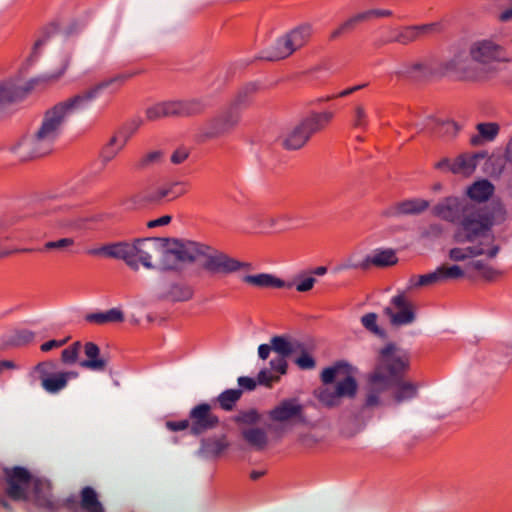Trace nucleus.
Returning <instances> with one entry per match:
<instances>
[{
    "mask_svg": "<svg viewBox=\"0 0 512 512\" xmlns=\"http://www.w3.org/2000/svg\"><path fill=\"white\" fill-rule=\"evenodd\" d=\"M503 61H507L503 46L491 38H482L472 41L467 50L454 47L452 55L440 63L439 71L464 80H480L493 64Z\"/></svg>",
    "mask_w": 512,
    "mask_h": 512,
    "instance_id": "f257e3e1",
    "label": "nucleus"
},
{
    "mask_svg": "<svg viewBox=\"0 0 512 512\" xmlns=\"http://www.w3.org/2000/svg\"><path fill=\"white\" fill-rule=\"evenodd\" d=\"M272 352L275 355L269 362L270 369H261L257 374V382L260 385L271 387L274 382H278L280 376L287 373V357L294 353H299L295 363L300 369H313L316 366L315 359L305 346L286 336H274L271 338L270 344H261L258 347V355L262 360L268 359Z\"/></svg>",
    "mask_w": 512,
    "mask_h": 512,
    "instance_id": "f03ea898",
    "label": "nucleus"
},
{
    "mask_svg": "<svg viewBox=\"0 0 512 512\" xmlns=\"http://www.w3.org/2000/svg\"><path fill=\"white\" fill-rule=\"evenodd\" d=\"M92 256L122 260L133 270L140 266L153 269L165 254L164 239L143 238L132 242L119 241L91 248L87 251Z\"/></svg>",
    "mask_w": 512,
    "mask_h": 512,
    "instance_id": "7ed1b4c3",
    "label": "nucleus"
},
{
    "mask_svg": "<svg viewBox=\"0 0 512 512\" xmlns=\"http://www.w3.org/2000/svg\"><path fill=\"white\" fill-rule=\"evenodd\" d=\"M322 385L314 391V397L325 408L339 407L344 399H354L358 393V382L353 367L338 361L325 367L320 373Z\"/></svg>",
    "mask_w": 512,
    "mask_h": 512,
    "instance_id": "20e7f679",
    "label": "nucleus"
},
{
    "mask_svg": "<svg viewBox=\"0 0 512 512\" xmlns=\"http://www.w3.org/2000/svg\"><path fill=\"white\" fill-rule=\"evenodd\" d=\"M5 480L7 483L6 493L14 500H27L32 489L34 500L38 505L50 509L55 508L51 497V485L32 477L30 472L22 467L5 469Z\"/></svg>",
    "mask_w": 512,
    "mask_h": 512,
    "instance_id": "39448f33",
    "label": "nucleus"
},
{
    "mask_svg": "<svg viewBox=\"0 0 512 512\" xmlns=\"http://www.w3.org/2000/svg\"><path fill=\"white\" fill-rule=\"evenodd\" d=\"M493 225V215L487 209L469 205L459 219L454 240L458 243L487 241L489 237L494 238L491 234Z\"/></svg>",
    "mask_w": 512,
    "mask_h": 512,
    "instance_id": "423d86ee",
    "label": "nucleus"
},
{
    "mask_svg": "<svg viewBox=\"0 0 512 512\" xmlns=\"http://www.w3.org/2000/svg\"><path fill=\"white\" fill-rule=\"evenodd\" d=\"M408 354L394 343H388L379 351L376 367L372 374L386 380L389 385L402 379L409 370Z\"/></svg>",
    "mask_w": 512,
    "mask_h": 512,
    "instance_id": "0eeeda50",
    "label": "nucleus"
},
{
    "mask_svg": "<svg viewBox=\"0 0 512 512\" xmlns=\"http://www.w3.org/2000/svg\"><path fill=\"white\" fill-rule=\"evenodd\" d=\"M58 134V131L42 122L34 135L16 143L12 151L22 161L43 157L51 152Z\"/></svg>",
    "mask_w": 512,
    "mask_h": 512,
    "instance_id": "6e6552de",
    "label": "nucleus"
},
{
    "mask_svg": "<svg viewBox=\"0 0 512 512\" xmlns=\"http://www.w3.org/2000/svg\"><path fill=\"white\" fill-rule=\"evenodd\" d=\"M205 105L199 99L168 100L155 103L145 110V118L155 122L166 117H192L204 112Z\"/></svg>",
    "mask_w": 512,
    "mask_h": 512,
    "instance_id": "1a4fd4ad",
    "label": "nucleus"
},
{
    "mask_svg": "<svg viewBox=\"0 0 512 512\" xmlns=\"http://www.w3.org/2000/svg\"><path fill=\"white\" fill-rule=\"evenodd\" d=\"M310 36L311 26L308 24L293 28L276 42L269 59L280 60L289 57L296 50L303 47L310 39Z\"/></svg>",
    "mask_w": 512,
    "mask_h": 512,
    "instance_id": "9d476101",
    "label": "nucleus"
},
{
    "mask_svg": "<svg viewBox=\"0 0 512 512\" xmlns=\"http://www.w3.org/2000/svg\"><path fill=\"white\" fill-rule=\"evenodd\" d=\"M164 245L165 254L183 263L202 260L210 252L209 246L184 239H164Z\"/></svg>",
    "mask_w": 512,
    "mask_h": 512,
    "instance_id": "9b49d317",
    "label": "nucleus"
},
{
    "mask_svg": "<svg viewBox=\"0 0 512 512\" xmlns=\"http://www.w3.org/2000/svg\"><path fill=\"white\" fill-rule=\"evenodd\" d=\"M272 423L284 429L294 422L304 421L303 405L297 399H285L268 412Z\"/></svg>",
    "mask_w": 512,
    "mask_h": 512,
    "instance_id": "f8f14e48",
    "label": "nucleus"
},
{
    "mask_svg": "<svg viewBox=\"0 0 512 512\" xmlns=\"http://www.w3.org/2000/svg\"><path fill=\"white\" fill-rule=\"evenodd\" d=\"M500 251V246L495 243L493 237L487 238V241H479L475 245L468 247H454L449 250L448 256L451 261H464L468 258L485 256L488 259H494Z\"/></svg>",
    "mask_w": 512,
    "mask_h": 512,
    "instance_id": "ddd939ff",
    "label": "nucleus"
},
{
    "mask_svg": "<svg viewBox=\"0 0 512 512\" xmlns=\"http://www.w3.org/2000/svg\"><path fill=\"white\" fill-rule=\"evenodd\" d=\"M384 314L395 327L409 324L415 319L414 307L403 294L392 298L390 305L384 308Z\"/></svg>",
    "mask_w": 512,
    "mask_h": 512,
    "instance_id": "4468645a",
    "label": "nucleus"
},
{
    "mask_svg": "<svg viewBox=\"0 0 512 512\" xmlns=\"http://www.w3.org/2000/svg\"><path fill=\"white\" fill-rule=\"evenodd\" d=\"M84 101L85 97L74 96L63 102H60L45 112L42 122L46 123L47 125H49L50 127L59 132L66 117L74 109L79 107Z\"/></svg>",
    "mask_w": 512,
    "mask_h": 512,
    "instance_id": "2eb2a0df",
    "label": "nucleus"
},
{
    "mask_svg": "<svg viewBox=\"0 0 512 512\" xmlns=\"http://www.w3.org/2000/svg\"><path fill=\"white\" fill-rule=\"evenodd\" d=\"M440 26L436 23L404 26L394 31L392 42L400 45H409L425 36L438 33Z\"/></svg>",
    "mask_w": 512,
    "mask_h": 512,
    "instance_id": "dca6fc26",
    "label": "nucleus"
},
{
    "mask_svg": "<svg viewBox=\"0 0 512 512\" xmlns=\"http://www.w3.org/2000/svg\"><path fill=\"white\" fill-rule=\"evenodd\" d=\"M202 260H204L205 268L212 272L231 273L250 266L248 263L239 262L225 254L215 252L211 248Z\"/></svg>",
    "mask_w": 512,
    "mask_h": 512,
    "instance_id": "f3484780",
    "label": "nucleus"
},
{
    "mask_svg": "<svg viewBox=\"0 0 512 512\" xmlns=\"http://www.w3.org/2000/svg\"><path fill=\"white\" fill-rule=\"evenodd\" d=\"M240 122V115L232 108L211 119L206 136L216 138L235 129Z\"/></svg>",
    "mask_w": 512,
    "mask_h": 512,
    "instance_id": "a211bd4d",
    "label": "nucleus"
},
{
    "mask_svg": "<svg viewBox=\"0 0 512 512\" xmlns=\"http://www.w3.org/2000/svg\"><path fill=\"white\" fill-rule=\"evenodd\" d=\"M129 136L123 130L114 132L108 141L102 146L99 152V161L103 166L110 164L120 152L124 149L128 142Z\"/></svg>",
    "mask_w": 512,
    "mask_h": 512,
    "instance_id": "6ab92c4d",
    "label": "nucleus"
},
{
    "mask_svg": "<svg viewBox=\"0 0 512 512\" xmlns=\"http://www.w3.org/2000/svg\"><path fill=\"white\" fill-rule=\"evenodd\" d=\"M191 430L198 434L211 429L218 423V418L211 412L210 405L203 403L194 407L190 412Z\"/></svg>",
    "mask_w": 512,
    "mask_h": 512,
    "instance_id": "aec40b11",
    "label": "nucleus"
},
{
    "mask_svg": "<svg viewBox=\"0 0 512 512\" xmlns=\"http://www.w3.org/2000/svg\"><path fill=\"white\" fill-rule=\"evenodd\" d=\"M468 206L460 198L451 196L436 204L433 213L443 220L454 222L459 215H463V210Z\"/></svg>",
    "mask_w": 512,
    "mask_h": 512,
    "instance_id": "412c9836",
    "label": "nucleus"
},
{
    "mask_svg": "<svg viewBox=\"0 0 512 512\" xmlns=\"http://www.w3.org/2000/svg\"><path fill=\"white\" fill-rule=\"evenodd\" d=\"M430 201L423 198H409L397 202L391 210L383 212L388 217L392 214L396 215H419L430 208Z\"/></svg>",
    "mask_w": 512,
    "mask_h": 512,
    "instance_id": "4be33fe9",
    "label": "nucleus"
},
{
    "mask_svg": "<svg viewBox=\"0 0 512 512\" xmlns=\"http://www.w3.org/2000/svg\"><path fill=\"white\" fill-rule=\"evenodd\" d=\"M486 158V153H462L455 157V175L465 178L471 177L480 160Z\"/></svg>",
    "mask_w": 512,
    "mask_h": 512,
    "instance_id": "5701e85b",
    "label": "nucleus"
},
{
    "mask_svg": "<svg viewBox=\"0 0 512 512\" xmlns=\"http://www.w3.org/2000/svg\"><path fill=\"white\" fill-rule=\"evenodd\" d=\"M389 386L386 380H382L379 376L371 373L367 380L364 405L369 408L380 405V394L387 390Z\"/></svg>",
    "mask_w": 512,
    "mask_h": 512,
    "instance_id": "b1692460",
    "label": "nucleus"
},
{
    "mask_svg": "<svg viewBox=\"0 0 512 512\" xmlns=\"http://www.w3.org/2000/svg\"><path fill=\"white\" fill-rule=\"evenodd\" d=\"M333 116L331 111L314 112L300 121L311 137L313 134L323 130L331 122Z\"/></svg>",
    "mask_w": 512,
    "mask_h": 512,
    "instance_id": "393cba45",
    "label": "nucleus"
},
{
    "mask_svg": "<svg viewBox=\"0 0 512 512\" xmlns=\"http://www.w3.org/2000/svg\"><path fill=\"white\" fill-rule=\"evenodd\" d=\"M397 261L398 259L394 250L385 249L376 251L373 255L367 256L360 264V267L363 269H368L371 266L388 267L395 265Z\"/></svg>",
    "mask_w": 512,
    "mask_h": 512,
    "instance_id": "a878e982",
    "label": "nucleus"
},
{
    "mask_svg": "<svg viewBox=\"0 0 512 512\" xmlns=\"http://www.w3.org/2000/svg\"><path fill=\"white\" fill-rule=\"evenodd\" d=\"M310 139V136L304 128L301 121L297 123L284 137L283 146L287 150H298L302 148Z\"/></svg>",
    "mask_w": 512,
    "mask_h": 512,
    "instance_id": "bb28decb",
    "label": "nucleus"
},
{
    "mask_svg": "<svg viewBox=\"0 0 512 512\" xmlns=\"http://www.w3.org/2000/svg\"><path fill=\"white\" fill-rule=\"evenodd\" d=\"M84 352L87 359L80 363L81 367L95 371L105 369L106 360L100 357V349L96 344L87 342L84 346Z\"/></svg>",
    "mask_w": 512,
    "mask_h": 512,
    "instance_id": "cd10ccee",
    "label": "nucleus"
},
{
    "mask_svg": "<svg viewBox=\"0 0 512 512\" xmlns=\"http://www.w3.org/2000/svg\"><path fill=\"white\" fill-rule=\"evenodd\" d=\"M243 281L259 288H282L285 286L282 279L268 273L246 275L243 277Z\"/></svg>",
    "mask_w": 512,
    "mask_h": 512,
    "instance_id": "c85d7f7f",
    "label": "nucleus"
},
{
    "mask_svg": "<svg viewBox=\"0 0 512 512\" xmlns=\"http://www.w3.org/2000/svg\"><path fill=\"white\" fill-rule=\"evenodd\" d=\"M80 504L86 512H105L96 490L90 486L84 487L80 492Z\"/></svg>",
    "mask_w": 512,
    "mask_h": 512,
    "instance_id": "c756f323",
    "label": "nucleus"
},
{
    "mask_svg": "<svg viewBox=\"0 0 512 512\" xmlns=\"http://www.w3.org/2000/svg\"><path fill=\"white\" fill-rule=\"evenodd\" d=\"M77 376L78 373L74 371L52 374L42 379V386L48 392L55 393L66 386L69 378Z\"/></svg>",
    "mask_w": 512,
    "mask_h": 512,
    "instance_id": "7c9ffc66",
    "label": "nucleus"
},
{
    "mask_svg": "<svg viewBox=\"0 0 512 512\" xmlns=\"http://www.w3.org/2000/svg\"><path fill=\"white\" fill-rule=\"evenodd\" d=\"M242 437L245 442L253 449L263 450L267 447L268 437L263 429L243 428Z\"/></svg>",
    "mask_w": 512,
    "mask_h": 512,
    "instance_id": "2f4dec72",
    "label": "nucleus"
},
{
    "mask_svg": "<svg viewBox=\"0 0 512 512\" xmlns=\"http://www.w3.org/2000/svg\"><path fill=\"white\" fill-rule=\"evenodd\" d=\"M185 193L184 184L182 182H171L158 187L154 194L153 199L160 201L162 199H175Z\"/></svg>",
    "mask_w": 512,
    "mask_h": 512,
    "instance_id": "473e14b6",
    "label": "nucleus"
},
{
    "mask_svg": "<svg viewBox=\"0 0 512 512\" xmlns=\"http://www.w3.org/2000/svg\"><path fill=\"white\" fill-rule=\"evenodd\" d=\"M470 198L478 201H487L494 193V186L488 180H481L473 183L468 188Z\"/></svg>",
    "mask_w": 512,
    "mask_h": 512,
    "instance_id": "72a5a7b5",
    "label": "nucleus"
},
{
    "mask_svg": "<svg viewBox=\"0 0 512 512\" xmlns=\"http://www.w3.org/2000/svg\"><path fill=\"white\" fill-rule=\"evenodd\" d=\"M86 320L97 324H105L108 322L120 323L124 321V313L118 308H113L106 312L88 314Z\"/></svg>",
    "mask_w": 512,
    "mask_h": 512,
    "instance_id": "f704fd0d",
    "label": "nucleus"
},
{
    "mask_svg": "<svg viewBox=\"0 0 512 512\" xmlns=\"http://www.w3.org/2000/svg\"><path fill=\"white\" fill-rule=\"evenodd\" d=\"M259 91V85L251 82L237 90L233 98V106L241 107L250 104L253 96Z\"/></svg>",
    "mask_w": 512,
    "mask_h": 512,
    "instance_id": "c9c22d12",
    "label": "nucleus"
},
{
    "mask_svg": "<svg viewBox=\"0 0 512 512\" xmlns=\"http://www.w3.org/2000/svg\"><path fill=\"white\" fill-rule=\"evenodd\" d=\"M476 129L479 132V136H475L471 138V144L478 145L480 143V138L486 141L494 140L500 130V126L495 122H485L479 123L476 126Z\"/></svg>",
    "mask_w": 512,
    "mask_h": 512,
    "instance_id": "e433bc0d",
    "label": "nucleus"
},
{
    "mask_svg": "<svg viewBox=\"0 0 512 512\" xmlns=\"http://www.w3.org/2000/svg\"><path fill=\"white\" fill-rule=\"evenodd\" d=\"M485 166L486 173H488L491 177H500L505 171L507 172L505 155L503 157L491 156L487 158Z\"/></svg>",
    "mask_w": 512,
    "mask_h": 512,
    "instance_id": "4c0bfd02",
    "label": "nucleus"
},
{
    "mask_svg": "<svg viewBox=\"0 0 512 512\" xmlns=\"http://www.w3.org/2000/svg\"><path fill=\"white\" fill-rule=\"evenodd\" d=\"M193 295L192 290L183 284H172L166 292L167 298L172 301H186Z\"/></svg>",
    "mask_w": 512,
    "mask_h": 512,
    "instance_id": "58836bf2",
    "label": "nucleus"
},
{
    "mask_svg": "<svg viewBox=\"0 0 512 512\" xmlns=\"http://www.w3.org/2000/svg\"><path fill=\"white\" fill-rule=\"evenodd\" d=\"M242 391L240 389H229L222 392L217 401L224 410H232L236 402L240 399Z\"/></svg>",
    "mask_w": 512,
    "mask_h": 512,
    "instance_id": "ea45409f",
    "label": "nucleus"
},
{
    "mask_svg": "<svg viewBox=\"0 0 512 512\" xmlns=\"http://www.w3.org/2000/svg\"><path fill=\"white\" fill-rule=\"evenodd\" d=\"M378 315L376 313H367L361 317V323L366 330L372 334L384 338L385 331L378 325Z\"/></svg>",
    "mask_w": 512,
    "mask_h": 512,
    "instance_id": "a19ab883",
    "label": "nucleus"
},
{
    "mask_svg": "<svg viewBox=\"0 0 512 512\" xmlns=\"http://www.w3.org/2000/svg\"><path fill=\"white\" fill-rule=\"evenodd\" d=\"M19 98V94L10 84L0 83V110Z\"/></svg>",
    "mask_w": 512,
    "mask_h": 512,
    "instance_id": "79ce46f5",
    "label": "nucleus"
},
{
    "mask_svg": "<svg viewBox=\"0 0 512 512\" xmlns=\"http://www.w3.org/2000/svg\"><path fill=\"white\" fill-rule=\"evenodd\" d=\"M395 382L397 383V391L394 397L397 402H401L415 394L416 388L412 383L402 381L401 379Z\"/></svg>",
    "mask_w": 512,
    "mask_h": 512,
    "instance_id": "37998d69",
    "label": "nucleus"
},
{
    "mask_svg": "<svg viewBox=\"0 0 512 512\" xmlns=\"http://www.w3.org/2000/svg\"><path fill=\"white\" fill-rule=\"evenodd\" d=\"M68 66L69 60L62 59L49 67L44 78L46 80H57L66 72Z\"/></svg>",
    "mask_w": 512,
    "mask_h": 512,
    "instance_id": "c03bdc74",
    "label": "nucleus"
},
{
    "mask_svg": "<svg viewBox=\"0 0 512 512\" xmlns=\"http://www.w3.org/2000/svg\"><path fill=\"white\" fill-rule=\"evenodd\" d=\"M236 423L241 426L254 425L260 421V415L255 409L240 412L235 417Z\"/></svg>",
    "mask_w": 512,
    "mask_h": 512,
    "instance_id": "a18cd8bd",
    "label": "nucleus"
},
{
    "mask_svg": "<svg viewBox=\"0 0 512 512\" xmlns=\"http://www.w3.org/2000/svg\"><path fill=\"white\" fill-rule=\"evenodd\" d=\"M428 120L434 125V126H441L445 128V132L451 136H455L457 132L459 131V126L457 123L450 119H442L437 118L434 116H430Z\"/></svg>",
    "mask_w": 512,
    "mask_h": 512,
    "instance_id": "49530a36",
    "label": "nucleus"
},
{
    "mask_svg": "<svg viewBox=\"0 0 512 512\" xmlns=\"http://www.w3.org/2000/svg\"><path fill=\"white\" fill-rule=\"evenodd\" d=\"M471 267L474 270L479 271L481 275L488 280H493L500 275V272L497 269L488 266L479 260L473 261L471 263Z\"/></svg>",
    "mask_w": 512,
    "mask_h": 512,
    "instance_id": "de8ad7c7",
    "label": "nucleus"
},
{
    "mask_svg": "<svg viewBox=\"0 0 512 512\" xmlns=\"http://www.w3.org/2000/svg\"><path fill=\"white\" fill-rule=\"evenodd\" d=\"M80 342H75L62 351L61 360L64 364H74L78 360Z\"/></svg>",
    "mask_w": 512,
    "mask_h": 512,
    "instance_id": "09e8293b",
    "label": "nucleus"
},
{
    "mask_svg": "<svg viewBox=\"0 0 512 512\" xmlns=\"http://www.w3.org/2000/svg\"><path fill=\"white\" fill-rule=\"evenodd\" d=\"M438 269L440 272L441 280L464 277V271L458 265H452L450 267L441 266Z\"/></svg>",
    "mask_w": 512,
    "mask_h": 512,
    "instance_id": "8fccbe9b",
    "label": "nucleus"
},
{
    "mask_svg": "<svg viewBox=\"0 0 512 512\" xmlns=\"http://www.w3.org/2000/svg\"><path fill=\"white\" fill-rule=\"evenodd\" d=\"M370 20H371V18H370L369 10L362 11V12L356 13L353 16H351L350 18H348L342 24V28L343 29H352L357 24L362 23V22H366V21H370Z\"/></svg>",
    "mask_w": 512,
    "mask_h": 512,
    "instance_id": "3c124183",
    "label": "nucleus"
},
{
    "mask_svg": "<svg viewBox=\"0 0 512 512\" xmlns=\"http://www.w3.org/2000/svg\"><path fill=\"white\" fill-rule=\"evenodd\" d=\"M441 281V276L439 269L437 268L434 272L418 276L416 278V282L413 284L414 286H425L429 284L436 283Z\"/></svg>",
    "mask_w": 512,
    "mask_h": 512,
    "instance_id": "603ef678",
    "label": "nucleus"
},
{
    "mask_svg": "<svg viewBox=\"0 0 512 512\" xmlns=\"http://www.w3.org/2000/svg\"><path fill=\"white\" fill-rule=\"evenodd\" d=\"M429 72V67L424 62H415L407 67V73L414 77L426 76Z\"/></svg>",
    "mask_w": 512,
    "mask_h": 512,
    "instance_id": "864d4df0",
    "label": "nucleus"
},
{
    "mask_svg": "<svg viewBox=\"0 0 512 512\" xmlns=\"http://www.w3.org/2000/svg\"><path fill=\"white\" fill-rule=\"evenodd\" d=\"M74 245V240L72 238H61L56 241H49L44 244L45 250L52 249H68Z\"/></svg>",
    "mask_w": 512,
    "mask_h": 512,
    "instance_id": "5fc2aeb1",
    "label": "nucleus"
},
{
    "mask_svg": "<svg viewBox=\"0 0 512 512\" xmlns=\"http://www.w3.org/2000/svg\"><path fill=\"white\" fill-rule=\"evenodd\" d=\"M435 169L442 172H450L455 175V158H442L434 165Z\"/></svg>",
    "mask_w": 512,
    "mask_h": 512,
    "instance_id": "6e6d98bb",
    "label": "nucleus"
},
{
    "mask_svg": "<svg viewBox=\"0 0 512 512\" xmlns=\"http://www.w3.org/2000/svg\"><path fill=\"white\" fill-rule=\"evenodd\" d=\"M366 119V111L363 106H356L355 107V121L354 126L356 128H362L366 125L365 122Z\"/></svg>",
    "mask_w": 512,
    "mask_h": 512,
    "instance_id": "4d7b16f0",
    "label": "nucleus"
},
{
    "mask_svg": "<svg viewBox=\"0 0 512 512\" xmlns=\"http://www.w3.org/2000/svg\"><path fill=\"white\" fill-rule=\"evenodd\" d=\"M315 282L316 279L314 277H306L296 285V289L298 292H307L313 288Z\"/></svg>",
    "mask_w": 512,
    "mask_h": 512,
    "instance_id": "13d9d810",
    "label": "nucleus"
},
{
    "mask_svg": "<svg viewBox=\"0 0 512 512\" xmlns=\"http://www.w3.org/2000/svg\"><path fill=\"white\" fill-rule=\"evenodd\" d=\"M504 153L505 161L507 163V174L509 175L510 180L512 181V138L507 143Z\"/></svg>",
    "mask_w": 512,
    "mask_h": 512,
    "instance_id": "bf43d9fd",
    "label": "nucleus"
},
{
    "mask_svg": "<svg viewBox=\"0 0 512 512\" xmlns=\"http://www.w3.org/2000/svg\"><path fill=\"white\" fill-rule=\"evenodd\" d=\"M166 426L171 431H181L187 429L190 426V423L188 420L168 421Z\"/></svg>",
    "mask_w": 512,
    "mask_h": 512,
    "instance_id": "052dcab7",
    "label": "nucleus"
},
{
    "mask_svg": "<svg viewBox=\"0 0 512 512\" xmlns=\"http://www.w3.org/2000/svg\"><path fill=\"white\" fill-rule=\"evenodd\" d=\"M188 151L185 149H177L173 152L171 156V161L174 164H181L188 158Z\"/></svg>",
    "mask_w": 512,
    "mask_h": 512,
    "instance_id": "680f3d73",
    "label": "nucleus"
},
{
    "mask_svg": "<svg viewBox=\"0 0 512 512\" xmlns=\"http://www.w3.org/2000/svg\"><path fill=\"white\" fill-rule=\"evenodd\" d=\"M67 342V339L63 340H49L41 345V350L43 352H48L53 348H59L63 346Z\"/></svg>",
    "mask_w": 512,
    "mask_h": 512,
    "instance_id": "e2e57ef3",
    "label": "nucleus"
},
{
    "mask_svg": "<svg viewBox=\"0 0 512 512\" xmlns=\"http://www.w3.org/2000/svg\"><path fill=\"white\" fill-rule=\"evenodd\" d=\"M238 384L243 389H246L249 391L254 390L257 386L256 380H254L253 378H250V377H240L238 379Z\"/></svg>",
    "mask_w": 512,
    "mask_h": 512,
    "instance_id": "0e129e2a",
    "label": "nucleus"
},
{
    "mask_svg": "<svg viewBox=\"0 0 512 512\" xmlns=\"http://www.w3.org/2000/svg\"><path fill=\"white\" fill-rule=\"evenodd\" d=\"M370 18L376 19V18H387L392 15V12L388 9H370Z\"/></svg>",
    "mask_w": 512,
    "mask_h": 512,
    "instance_id": "69168bd1",
    "label": "nucleus"
},
{
    "mask_svg": "<svg viewBox=\"0 0 512 512\" xmlns=\"http://www.w3.org/2000/svg\"><path fill=\"white\" fill-rule=\"evenodd\" d=\"M161 157V153L158 152V151H153V152H150L148 153L144 158H143V164L144 165H149L150 163H153V162H156L160 159Z\"/></svg>",
    "mask_w": 512,
    "mask_h": 512,
    "instance_id": "338daca9",
    "label": "nucleus"
},
{
    "mask_svg": "<svg viewBox=\"0 0 512 512\" xmlns=\"http://www.w3.org/2000/svg\"><path fill=\"white\" fill-rule=\"evenodd\" d=\"M213 447H212V450L213 452H215L216 454H219L221 453L222 451H224L228 444L225 442L224 439H218V440H215L213 443Z\"/></svg>",
    "mask_w": 512,
    "mask_h": 512,
    "instance_id": "774afa93",
    "label": "nucleus"
}]
</instances>
